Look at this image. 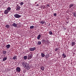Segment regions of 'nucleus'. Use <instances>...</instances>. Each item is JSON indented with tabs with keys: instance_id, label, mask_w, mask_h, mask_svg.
Segmentation results:
<instances>
[{
	"instance_id": "1",
	"label": "nucleus",
	"mask_w": 76,
	"mask_h": 76,
	"mask_svg": "<svg viewBox=\"0 0 76 76\" xmlns=\"http://www.w3.org/2000/svg\"><path fill=\"white\" fill-rule=\"evenodd\" d=\"M22 64L23 66L27 70H29L31 67L29 66V64L25 62H23L22 63Z\"/></svg>"
},
{
	"instance_id": "2",
	"label": "nucleus",
	"mask_w": 76,
	"mask_h": 76,
	"mask_svg": "<svg viewBox=\"0 0 76 76\" xmlns=\"http://www.w3.org/2000/svg\"><path fill=\"white\" fill-rule=\"evenodd\" d=\"M14 17L16 18H19L21 17V15H20L18 14H15L14 15Z\"/></svg>"
},
{
	"instance_id": "3",
	"label": "nucleus",
	"mask_w": 76,
	"mask_h": 76,
	"mask_svg": "<svg viewBox=\"0 0 76 76\" xmlns=\"http://www.w3.org/2000/svg\"><path fill=\"white\" fill-rule=\"evenodd\" d=\"M16 72H20V68L17 67L16 68Z\"/></svg>"
},
{
	"instance_id": "4",
	"label": "nucleus",
	"mask_w": 76,
	"mask_h": 76,
	"mask_svg": "<svg viewBox=\"0 0 76 76\" xmlns=\"http://www.w3.org/2000/svg\"><path fill=\"white\" fill-rule=\"evenodd\" d=\"M32 57V55L31 54H29L28 56V60H30V59H31Z\"/></svg>"
},
{
	"instance_id": "5",
	"label": "nucleus",
	"mask_w": 76,
	"mask_h": 76,
	"mask_svg": "<svg viewBox=\"0 0 76 76\" xmlns=\"http://www.w3.org/2000/svg\"><path fill=\"white\" fill-rule=\"evenodd\" d=\"M36 49V48L35 47L31 48L30 49V51H34Z\"/></svg>"
},
{
	"instance_id": "6",
	"label": "nucleus",
	"mask_w": 76,
	"mask_h": 76,
	"mask_svg": "<svg viewBox=\"0 0 76 76\" xmlns=\"http://www.w3.org/2000/svg\"><path fill=\"white\" fill-rule=\"evenodd\" d=\"M9 11L7 10H5L4 12V14H5V15H7L8 13H9Z\"/></svg>"
},
{
	"instance_id": "7",
	"label": "nucleus",
	"mask_w": 76,
	"mask_h": 76,
	"mask_svg": "<svg viewBox=\"0 0 76 76\" xmlns=\"http://www.w3.org/2000/svg\"><path fill=\"white\" fill-rule=\"evenodd\" d=\"M50 57V55H48V54L47 53L45 55V58H48V57Z\"/></svg>"
},
{
	"instance_id": "8",
	"label": "nucleus",
	"mask_w": 76,
	"mask_h": 76,
	"mask_svg": "<svg viewBox=\"0 0 76 76\" xmlns=\"http://www.w3.org/2000/svg\"><path fill=\"white\" fill-rule=\"evenodd\" d=\"M21 7L20 6H18L16 7V10H19V9H20Z\"/></svg>"
},
{
	"instance_id": "9",
	"label": "nucleus",
	"mask_w": 76,
	"mask_h": 76,
	"mask_svg": "<svg viewBox=\"0 0 76 76\" xmlns=\"http://www.w3.org/2000/svg\"><path fill=\"white\" fill-rule=\"evenodd\" d=\"M6 10L9 12L10 11H11V8L10 7H8Z\"/></svg>"
},
{
	"instance_id": "10",
	"label": "nucleus",
	"mask_w": 76,
	"mask_h": 76,
	"mask_svg": "<svg viewBox=\"0 0 76 76\" xmlns=\"http://www.w3.org/2000/svg\"><path fill=\"white\" fill-rule=\"evenodd\" d=\"M12 26H13L14 27H17V24L15 23H14L12 24Z\"/></svg>"
},
{
	"instance_id": "11",
	"label": "nucleus",
	"mask_w": 76,
	"mask_h": 76,
	"mask_svg": "<svg viewBox=\"0 0 76 76\" xmlns=\"http://www.w3.org/2000/svg\"><path fill=\"white\" fill-rule=\"evenodd\" d=\"M74 6V4H71L69 5V8H71L72 7Z\"/></svg>"
},
{
	"instance_id": "12",
	"label": "nucleus",
	"mask_w": 76,
	"mask_h": 76,
	"mask_svg": "<svg viewBox=\"0 0 76 76\" xmlns=\"http://www.w3.org/2000/svg\"><path fill=\"white\" fill-rule=\"evenodd\" d=\"M72 15H73V16L74 17H76V12H72Z\"/></svg>"
},
{
	"instance_id": "13",
	"label": "nucleus",
	"mask_w": 76,
	"mask_h": 76,
	"mask_svg": "<svg viewBox=\"0 0 76 76\" xmlns=\"http://www.w3.org/2000/svg\"><path fill=\"white\" fill-rule=\"evenodd\" d=\"M75 45V42H72L71 47H73V46H74Z\"/></svg>"
},
{
	"instance_id": "14",
	"label": "nucleus",
	"mask_w": 76,
	"mask_h": 76,
	"mask_svg": "<svg viewBox=\"0 0 76 76\" xmlns=\"http://www.w3.org/2000/svg\"><path fill=\"white\" fill-rule=\"evenodd\" d=\"M40 69L42 71H44V66H41Z\"/></svg>"
},
{
	"instance_id": "15",
	"label": "nucleus",
	"mask_w": 76,
	"mask_h": 76,
	"mask_svg": "<svg viewBox=\"0 0 76 76\" xmlns=\"http://www.w3.org/2000/svg\"><path fill=\"white\" fill-rule=\"evenodd\" d=\"M6 47H7V48H9L10 47V45H7L6 46Z\"/></svg>"
},
{
	"instance_id": "16",
	"label": "nucleus",
	"mask_w": 76,
	"mask_h": 76,
	"mask_svg": "<svg viewBox=\"0 0 76 76\" xmlns=\"http://www.w3.org/2000/svg\"><path fill=\"white\" fill-rule=\"evenodd\" d=\"M45 23V21H43V20L41 21L40 22V23H41V24H44Z\"/></svg>"
},
{
	"instance_id": "17",
	"label": "nucleus",
	"mask_w": 76,
	"mask_h": 76,
	"mask_svg": "<svg viewBox=\"0 0 76 76\" xmlns=\"http://www.w3.org/2000/svg\"><path fill=\"white\" fill-rule=\"evenodd\" d=\"M49 34L50 35H53V32H52L51 31H50L49 32Z\"/></svg>"
},
{
	"instance_id": "18",
	"label": "nucleus",
	"mask_w": 76,
	"mask_h": 76,
	"mask_svg": "<svg viewBox=\"0 0 76 76\" xmlns=\"http://www.w3.org/2000/svg\"><path fill=\"white\" fill-rule=\"evenodd\" d=\"M41 35H39L37 37L38 39H39L40 38H41Z\"/></svg>"
},
{
	"instance_id": "19",
	"label": "nucleus",
	"mask_w": 76,
	"mask_h": 76,
	"mask_svg": "<svg viewBox=\"0 0 76 76\" xmlns=\"http://www.w3.org/2000/svg\"><path fill=\"white\" fill-rule=\"evenodd\" d=\"M41 56L42 57H44L45 56V54H44L42 53L41 54Z\"/></svg>"
},
{
	"instance_id": "20",
	"label": "nucleus",
	"mask_w": 76,
	"mask_h": 76,
	"mask_svg": "<svg viewBox=\"0 0 76 76\" xmlns=\"http://www.w3.org/2000/svg\"><path fill=\"white\" fill-rule=\"evenodd\" d=\"M62 56H63V58H66V54H64V53H63L62 54Z\"/></svg>"
},
{
	"instance_id": "21",
	"label": "nucleus",
	"mask_w": 76,
	"mask_h": 76,
	"mask_svg": "<svg viewBox=\"0 0 76 76\" xmlns=\"http://www.w3.org/2000/svg\"><path fill=\"white\" fill-rule=\"evenodd\" d=\"M5 27L7 28H10V26L9 25H7Z\"/></svg>"
},
{
	"instance_id": "22",
	"label": "nucleus",
	"mask_w": 76,
	"mask_h": 76,
	"mask_svg": "<svg viewBox=\"0 0 76 76\" xmlns=\"http://www.w3.org/2000/svg\"><path fill=\"white\" fill-rule=\"evenodd\" d=\"M16 58H17V56H15L13 57V58H12V59H13V60H15V59H16Z\"/></svg>"
},
{
	"instance_id": "23",
	"label": "nucleus",
	"mask_w": 76,
	"mask_h": 76,
	"mask_svg": "<svg viewBox=\"0 0 76 76\" xmlns=\"http://www.w3.org/2000/svg\"><path fill=\"white\" fill-rule=\"evenodd\" d=\"M7 60V57H4L3 58V61H5Z\"/></svg>"
},
{
	"instance_id": "24",
	"label": "nucleus",
	"mask_w": 76,
	"mask_h": 76,
	"mask_svg": "<svg viewBox=\"0 0 76 76\" xmlns=\"http://www.w3.org/2000/svg\"><path fill=\"white\" fill-rule=\"evenodd\" d=\"M24 60H26V59H27V56H24Z\"/></svg>"
},
{
	"instance_id": "25",
	"label": "nucleus",
	"mask_w": 76,
	"mask_h": 76,
	"mask_svg": "<svg viewBox=\"0 0 76 76\" xmlns=\"http://www.w3.org/2000/svg\"><path fill=\"white\" fill-rule=\"evenodd\" d=\"M34 28V26H32L30 27V29H33Z\"/></svg>"
},
{
	"instance_id": "26",
	"label": "nucleus",
	"mask_w": 76,
	"mask_h": 76,
	"mask_svg": "<svg viewBox=\"0 0 76 76\" xmlns=\"http://www.w3.org/2000/svg\"><path fill=\"white\" fill-rule=\"evenodd\" d=\"M38 44L39 45H41V41H39L38 42Z\"/></svg>"
},
{
	"instance_id": "27",
	"label": "nucleus",
	"mask_w": 76,
	"mask_h": 76,
	"mask_svg": "<svg viewBox=\"0 0 76 76\" xmlns=\"http://www.w3.org/2000/svg\"><path fill=\"white\" fill-rule=\"evenodd\" d=\"M58 48H55V51H58Z\"/></svg>"
},
{
	"instance_id": "28",
	"label": "nucleus",
	"mask_w": 76,
	"mask_h": 76,
	"mask_svg": "<svg viewBox=\"0 0 76 76\" xmlns=\"http://www.w3.org/2000/svg\"><path fill=\"white\" fill-rule=\"evenodd\" d=\"M23 2H21L20 3V5H21V6L23 5Z\"/></svg>"
},
{
	"instance_id": "29",
	"label": "nucleus",
	"mask_w": 76,
	"mask_h": 76,
	"mask_svg": "<svg viewBox=\"0 0 76 76\" xmlns=\"http://www.w3.org/2000/svg\"><path fill=\"white\" fill-rule=\"evenodd\" d=\"M54 16H57V14L56 13H54L53 14Z\"/></svg>"
},
{
	"instance_id": "30",
	"label": "nucleus",
	"mask_w": 76,
	"mask_h": 76,
	"mask_svg": "<svg viewBox=\"0 0 76 76\" xmlns=\"http://www.w3.org/2000/svg\"><path fill=\"white\" fill-rule=\"evenodd\" d=\"M4 54H5L6 53H7V52L6 51H3Z\"/></svg>"
},
{
	"instance_id": "31",
	"label": "nucleus",
	"mask_w": 76,
	"mask_h": 76,
	"mask_svg": "<svg viewBox=\"0 0 76 76\" xmlns=\"http://www.w3.org/2000/svg\"><path fill=\"white\" fill-rule=\"evenodd\" d=\"M7 72H9V71H10V69H9V68L7 69Z\"/></svg>"
},
{
	"instance_id": "32",
	"label": "nucleus",
	"mask_w": 76,
	"mask_h": 76,
	"mask_svg": "<svg viewBox=\"0 0 76 76\" xmlns=\"http://www.w3.org/2000/svg\"><path fill=\"white\" fill-rule=\"evenodd\" d=\"M43 42H45V40H43Z\"/></svg>"
},
{
	"instance_id": "33",
	"label": "nucleus",
	"mask_w": 76,
	"mask_h": 76,
	"mask_svg": "<svg viewBox=\"0 0 76 76\" xmlns=\"http://www.w3.org/2000/svg\"><path fill=\"white\" fill-rule=\"evenodd\" d=\"M46 6L47 7H50V6H49V5L48 4Z\"/></svg>"
},
{
	"instance_id": "34",
	"label": "nucleus",
	"mask_w": 76,
	"mask_h": 76,
	"mask_svg": "<svg viewBox=\"0 0 76 76\" xmlns=\"http://www.w3.org/2000/svg\"><path fill=\"white\" fill-rule=\"evenodd\" d=\"M37 6H38L39 5H38V4H37Z\"/></svg>"
},
{
	"instance_id": "35",
	"label": "nucleus",
	"mask_w": 76,
	"mask_h": 76,
	"mask_svg": "<svg viewBox=\"0 0 76 76\" xmlns=\"http://www.w3.org/2000/svg\"><path fill=\"white\" fill-rule=\"evenodd\" d=\"M67 23H69V22H67Z\"/></svg>"
},
{
	"instance_id": "36",
	"label": "nucleus",
	"mask_w": 76,
	"mask_h": 76,
	"mask_svg": "<svg viewBox=\"0 0 76 76\" xmlns=\"http://www.w3.org/2000/svg\"><path fill=\"white\" fill-rule=\"evenodd\" d=\"M20 76H23V75H20Z\"/></svg>"
}]
</instances>
